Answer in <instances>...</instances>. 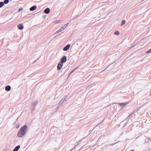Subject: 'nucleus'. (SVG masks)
<instances>
[{
    "label": "nucleus",
    "instance_id": "f257e3e1",
    "mask_svg": "<svg viewBox=\"0 0 151 151\" xmlns=\"http://www.w3.org/2000/svg\"><path fill=\"white\" fill-rule=\"evenodd\" d=\"M27 129V126L26 125L21 127L18 133L17 136L19 137H21L24 135L26 133Z\"/></svg>",
    "mask_w": 151,
    "mask_h": 151
},
{
    "label": "nucleus",
    "instance_id": "f8f14e48",
    "mask_svg": "<svg viewBox=\"0 0 151 151\" xmlns=\"http://www.w3.org/2000/svg\"><path fill=\"white\" fill-rule=\"evenodd\" d=\"M20 147L19 145L17 146L14 148L13 151H18Z\"/></svg>",
    "mask_w": 151,
    "mask_h": 151
},
{
    "label": "nucleus",
    "instance_id": "a211bd4d",
    "mask_svg": "<svg viewBox=\"0 0 151 151\" xmlns=\"http://www.w3.org/2000/svg\"><path fill=\"white\" fill-rule=\"evenodd\" d=\"M126 21L125 20H123L122 21L121 25H124Z\"/></svg>",
    "mask_w": 151,
    "mask_h": 151
},
{
    "label": "nucleus",
    "instance_id": "1a4fd4ad",
    "mask_svg": "<svg viewBox=\"0 0 151 151\" xmlns=\"http://www.w3.org/2000/svg\"><path fill=\"white\" fill-rule=\"evenodd\" d=\"M17 27L20 30L24 28L23 24H19L18 25Z\"/></svg>",
    "mask_w": 151,
    "mask_h": 151
},
{
    "label": "nucleus",
    "instance_id": "4468645a",
    "mask_svg": "<svg viewBox=\"0 0 151 151\" xmlns=\"http://www.w3.org/2000/svg\"><path fill=\"white\" fill-rule=\"evenodd\" d=\"M114 34L115 35H119V32L118 31H116L114 33Z\"/></svg>",
    "mask_w": 151,
    "mask_h": 151
},
{
    "label": "nucleus",
    "instance_id": "2eb2a0df",
    "mask_svg": "<svg viewBox=\"0 0 151 151\" xmlns=\"http://www.w3.org/2000/svg\"><path fill=\"white\" fill-rule=\"evenodd\" d=\"M4 5V3L3 2H0V8L2 7Z\"/></svg>",
    "mask_w": 151,
    "mask_h": 151
},
{
    "label": "nucleus",
    "instance_id": "dca6fc26",
    "mask_svg": "<svg viewBox=\"0 0 151 151\" xmlns=\"http://www.w3.org/2000/svg\"><path fill=\"white\" fill-rule=\"evenodd\" d=\"M9 2V0H4L3 3H4V4H6L8 3Z\"/></svg>",
    "mask_w": 151,
    "mask_h": 151
},
{
    "label": "nucleus",
    "instance_id": "6ab92c4d",
    "mask_svg": "<svg viewBox=\"0 0 151 151\" xmlns=\"http://www.w3.org/2000/svg\"><path fill=\"white\" fill-rule=\"evenodd\" d=\"M151 52V49L146 52V53H148Z\"/></svg>",
    "mask_w": 151,
    "mask_h": 151
},
{
    "label": "nucleus",
    "instance_id": "ddd939ff",
    "mask_svg": "<svg viewBox=\"0 0 151 151\" xmlns=\"http://www.w3.org/2000/svg\"><path fill=\"white\" fill-rule=\"evenodd\" d=\"M68 97V96H65V97L63 99H64V101H66L68 100V99L67 98Z\"/></svg>",
    "mask_w": 151,
    "mask_h": 151
},
{
    "label": "nucleus",
    "instance_id": "9d476101",
    "mask_svg": "<svg viewBox=\"0 0 151 151\" xmlns=\"http://www.w3.org/2000/svg\"><path fill=\"white\" fill-rule=\"evenodd\" d=\"M11 88V86H10L8 85L6 87L5 89L6 91H10Z\"/></svg>",
    "mask_w": 151,
    "mask_h": 151
},
{
    "label": "nucleus",
    "instance_id": "5701e85b",
    "mask_svg": "<svg viewBox=\"0 0 151 151\" xmlns=\"http://www.w3.org/2000/svg\"><path fill=\"white\" fill-rule=\"evenodd\" d=\"M133 114V113H131L130 114H129V116L130 117V116H131Z\"/></svg>",
    "mask_w": 151,
    "mask_h": 151
},
{
    "label": "nucleus",
    "instance_id": "20e7f679",
    "mask_svg": "<svg viewBox=\"0 0 151 151\" xmlns=\"http://www.w3.org/2000/svg\"><path fill=\"white\" fill-rule=\"evenodd\" d=\"M67 57L66 56H63L62 57L61 59V61L60 63H62L65 62L67 60Z\"/></svg>",
    "mask_w": 151,
    "mask_h": 151
},
{
    "label": "nucleus",
    "instance_id": "9b49d317",
    "mask_svg": "<svg viewBox=\"0 0 151 151\" xmlns=\"http://www.w3.org/2000/svg\"><path fill=\"white\" fill-rule=\"evenodd\" d=\"M36 6H34L31 7L30 9V10L31 11H33L34 10H35L36 9Z\"/></svg>",
    "mask_w": 151,
    "mask_h": 151
},
{
    "label": "nucleus",
    "instance_id": "423d86ee",
    "mask_svg": "<svg viewBox=\"0 0 151 151\" xmlns=\"http://www.w3.org/2000/svg\"><path fill=\"white\" fill-rule=\"evenodd\" d=\"M70 44H68L66 46H65L63 49V50L66 51L68 50L69 47H70Z\"/></svg>",
    "mask_w": 151,
    "mask_h": 151
},
{
    "label": "nucleus",
    "instance_id": "f3484780",
    "mask_svg": "<svg viewBox=\"0 0 151 151\" xmlns=\"http://www.w3.org/2000/svg\"><path fill=\"white\" fill-rule=\"evenodd\" d=\"M64 101H65L63 99H61L59 102V104H61L63 103H64Z\"/></svg>",
    "mask_w": 151,
    "mask_h": 151
},
{
    "label": "nucleus",
    "instance_id": "f03ea898",
    "mask_svg": "<svg viewBox=\"0 0 151 151\" xmlns=\"http://www.w3.org/2000/svg\"><path fill=\"white\" fill-rule=\"evenodd\" d=\"M38 103V101L36 100L35 101L33 102L30 106V109L32 110L33 111L35 109V107Z\"/></svg>",
    "mask_w": 151,
    "mask_h": 151
},
{
    "label": "nucleus",
    "instance_id": "7ed1b4c3",
    "mask_svg": "<svg viewBox=\"0 0 151 151\" xmlns=\"http://www.w3.org/2000/svg\"><path fill=\"white\" fill-rule=\"evenodd\" d=\"M68 24V23H67L66 24H65L62 27H61L60 28L59 30L56 31L55 33H58L63 30L67 27Z\"/></svg>",
    "mask_w": 151,
    "mask_h": 151
},
{
    "label": "nucleus",
    "instance_id": "39448f33",
    "mask_svg": "<svg viewBox=\"0 0 151 151\" xmlns=\"http://www.w3.org/2000/svg\"><path fill=\"white\" fill-rule=\"evenodd\" d=\"M63 65V63H61L59 62L57 66V70H59L61 69Z\"/></svg>",
    "mask_w": 151,
    "mask_h": 151
},
{
    "label": "nucleus",
    "instance_id": "412c9836",
    "mask_svg": "<svg viewBox=\"0 0 151 151\" xmlns=\"http://www.w3.org/2000/svg\"><path fill=\"white\" fill-rule=\"evenodd\" d=\"M23 10V9L22 8H20L18 10V12H19L21 11L22 10Z\"/></svg>",
    "mask_w": 151,
    "mask_h": 151
},
{
    "label": "nucleus",
    "instance_id": "aec40b11",
    "mask_svg": "<svg viewBox=\"0 0 151 151\" xmlns=\"http://www.w3.org/2000/svg\"><path fill=\"white\" fill-rule=\"evenodd\" d=\"M78 68V67H77V68H76L74 70H73L70 73V75L75 70H76V69H77V68Z\"/></svg>",
    "mask_w": 151,
    "mask_h": 151
},
{
    "label": "nucleus",
    "instance_id": "0eeeda50",
    "mask_svg": "<svg viewBox=\"0 0 151 151\" xmlns=\"http://www.w3.org/2000/svg\"><path fill=\"white\" fill-rule=\"evenodd\" d=\"M129 104L128 102H125L123 103H119L118 104H119L120 106H121L122 107L126 106L128 104Z\"/></svg>",
    "mask_w": 151,
    "mask_h": 151
},
{
    "label": "nucleus",
    "instance_id": "4be33fe9",
    "mask_svg": "<svg viewBox=\"0 0 151 151\" xmlns=\"http://www.w3.org/2000/svg\"><path fill=\"white\" fill-rule=\"evenodd\" d=\"M130 118V117L128 116L127 117V118L126 119V120H128Z\"/></svg>",
    "mask_w": 151,
    "mask_h": 151
},
{
    "label": "nucleus",
    "instance_id": "393cba45",
    "mask_svg": "<svg viewBox=\"0 0 151 151\" xmlns=\"http://www.w3.org/2000/svg\"><path fill=\"white\" fill-rule=\"evenodd\" d=\"M73 149H72L70 151H72L73 150Z\"/></svg>",
    "mask_w": 151,
    "mask_h": 151
},
{
    "label": "nucleus",
    "instance_id": "6e6552de",
    "mask_svg": "<svg viewBox=\"0 0 151 151\" xmlns=\"http://www.w3.org/2000/svg\"><path fill=\"white\" fill-rule=\"evenodd\" d=\"M44 12L45 14H48L50 12V9L49 8H47L44 10Z\"/></svg>",
    "mask_w": 151,
    "mask_h": 151
},
{
    "label": "nucleus",
    "instance_id": "b1692460",
    "mask_svg": "<svg viewBox=\"0 0 151 151\" xmlns=\"http://www.w3.org/2000/svg\"><path fill=\"white\" fill-rule=\"evenodd\" d=\"M148 142V141L147 140H145V142Z\"/></svg>",
    "mask_w": 151,
    "mask_h": 151
},
{
    "label": "nucleus",
    "instance_id": "a878e982",
    "mask_svg": "<svg viewBox=\"0 0 151 151\" xmlns=\"http://www.w3.org/2000/svg\"><path fill=\"white\" fill-rule=\"evenodd\" d=\"M131 151H134V150H132Z\"/></svg>",
    "mask_w": 151,
    "mask_h": 151
}]
</instances>
